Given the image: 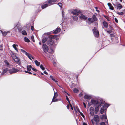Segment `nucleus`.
<instances>
[{
	"label": "nucleus",
	"mask_w": 125,
	"mask_h": 125,
	"mask_svg": "<svg viewBox=\"0 0 125 125\" xmlns=\"http://www.w3.org/2000/svg\"><path fill=\"white\" fill-rule=\"evenodd\" d=\"M84 97L85 99H90L91 98V96L88 95L87 94H85L84 96Z\"/></svg>",
	"instance_id": "aec40b11"
},
{
	"label": "nucleus",
	"mask_w": 125,
	"mask_h": 125,
	"mask_svg": "<svg viewBox=\"0 0 125 125\" xmlns=\"http://www.w3.org/2000/svg\"><path fill=\"white\" fill-rule=\"evenodd\" d=\"M100 125H106L105 122H102L100 124Z\"/></svg>",
	"instance_id": "a19ab883"
},
{
	"label": "nucleus",
	"mask_w": 125,
	"mask_h": 125,
	"mask_svg": "<svg viewBox=\"0 0 125 125\" xmlns=\"http://www.w3.org/2000/svg\"><path fill=\"white\" fill-rule=\"evenodd\" d=\"M81 115L83 118H84L85 117L84 115L83 114H82Z\"/></svg>",
	"instance_id": "5fc2aeb1"
},
{
	"label": "nucleus",
	"mask_w": 125,
	"mask_h": 125,
	"mask_svg": "<svg viewBox=\"0 0 125 125\" xmlns=\"http://www.w3.org/2000/svg\"><path fill=\"white\" fill-rule=\"evenodd\" d=\"M92 18L93 19V20H94V21H97V18L95 15H93L92 16Z\"/></svg>",
	"instance_id": "bb28decb"
},
{
	"label": "nucleus",
	"mask_w": 125,
	"mask_h": 125,
	"mask_svg": "<svg viewBox=\"0 0 125 125\" xmlns=\"http://www.w3.org/2000/svg\"><path fill=\"white\" fill-rule=\"evenodd\" d=\"M68 101V102L69 104V105H71V103H70V101L69 100Z\"/></svg>",
	"instance_id": "e2e57ef3"
},
{
	"label": "nucleus",
	"mask_w": 125,
	"mask_h": 125,
	"mask_svg": "<svg viewBox=\"0 0 125 125\" xmlns=\"http://www.w3.org/2000/svg\"><path fill=\"white\" fill-rule=\"evenodd\" d=\"M70 107H71V109L72 110H73V108L72 107V105H70Z\"/></svg>",
	"instance_id": "0e129e2a"
},
{
	"label": "nucleus",
	"mask_w": 125,
	"mask_h": 125,
	"mask_svg": "<svg viewBox=\"0 0 125 125\" xmlns=\"http://www.w3.org/2000/svg\"><path fill=\"white\" fill-rule=\"evenodd\" d=\"M25 41L27 42H29L30 41L26 37H25L24 38Z\"/></svg>",
	"instance_id": "c85d7f7f"
},
{
	"label": "nucleus",
	"mask_w": 125,
	"mask_h": 125,
	"mask_svg": "<svg viewBox=\"0 0 125 125\" xmlns=\"http://www.w3.org/2000/svg\"><path fill=\"white\" fill-rule=\"evenodd\" d=\"M24 72H25L26 73H28L29 72H28V71H25Z\"/></svg>",
	"instance_id": "338daca9"
},
{
	"label": "nucleus",
	"mask_w": 125,
	"mask_h": 125,
	"mask_svg": "<svg viewBox=\"0 0 125 125\" xmlns=\"http://www.w3.org/2000/svg\"><path fill=\"white\" fill-rule=\"evenodd\" d=\"M74 109L75 110V111L77 112V111H78V109H79L78 107H76V109L77 110L76 111V108L75 107H74Z\"/></svg>",
	"instance_id": "49530a36"
},
{
	"label": "nucleus",
	"mask_w": 125,
	"mask_h": 125,
	"mask_svg": "<svg viewBox=\"0 0 125 125\" xmlns=\"http://www.w3.org/2000/svg\"><path fill=\"white\" fill-rule=\"evenodd\" d=\"M62 16H63V13H64V12L63 11H62Z\"/></svg>",
	"instance_id": "774afa93"
},
{
	"label": "nucleus",
	"mask_w": 125,
	"mask_h": 125,
	"mask_svg": "<svg viewBox=\"0 0 125 125\" xmlns=\"http://www.w3.org/2000/svg\"><path fill=\"white\" fill-rule=\"evenodd\" d=\"M50 77L51 79L52 80L55 81V82H57V81L55 80V78L53 76L51 75L50 76Z\"/></svg>",
	"instance_id": "5701e85b"
},
{
	"label": "nucleus",
	"mask_w": 125,
	"mask_h": 125,
	"mask_svg": "<svg viewBox=\"0 0 125 125\" xmlns=\"http://www.w3.org/2000/svg\"><path fill=\"white\" fill-rule=\"evenodd\" d=\"M87 22L90 25L91 23H93L94 21L92 18H90L87 19Z\"/></svg>",
	"instance_id": "1a4fd4ad"
},
{
	"label": "nucleus",
	"mask_w": 125,
	"mask_h": 125,
	"mask_svg": "<svg viewBox=\"0 0 125 125\" xmlns=\"http://www.w3.org/2000/svg\"><path fill=\"white\" fill-rule=\"evenodd\" d=\"M103 24L105 28H107L108 27V24L105 21L103 22Z\"/></svg>",
	"instance_id": "6ab92c4d"
},
{
	"label": "nucleus",
	"mask_w": 125,
	"mask_h": 125,
	"mask_svg": "<svg viewBox=\"0 0 125 125\" xmlns=\"http://www.w3.org/2000/svg\"><path fill=\"white\" fill-rule=\"evenodd\" d=\"M42 47L45 53H47L48 52V48L47 46L45 44H43L42 45Z\"/></svg>",
	"instance_id": "7ed1b4c3"
},
{
	"label": "nucleus",
	"mask_w": 125,
	"mask_h": 125,
	"mask_svg": "<svg viewBox=\"0 0 125 125\" xmlns=\"http://www.w3.org/2000/svg\"><path fill=\"white\" fill-rule=\"evenodd\" d=\"M90 111H93L94 110V108L92 107H90Z\"/></svg>",
	"instance_id": "c9c22d12"
},
{
	"label": "nucleus",
	"mask_w": 125,
	"mask_h": 125,
	"mask_svg": "<svg viewBox=\"0 0 125 125\" xmlns=\"http://www.w3.org/2000/svg\"><path fill=\"white\" fill-rule=\"evenodd\" d=\"M100 119H106L107 120V117L106 115H102L100 117Z\"/></svg>",
	"instance_id": "4be33fe9"
},
{
	"label": "nucleus",
	"mask_w": 125,
	"mask_h": 125,
	"mask_svg": "<svg viewBox=\"0 0 125 125\" xmlns=\"http://www.w3.org/2000/svg\"><path fill=\"white\" fill-rule=\"evenodd\" d=\"M116 13L117 14H118L119 15H122L123 14V13L122 12H117Z\"/></svg>",
	"instance_id": "58836bf2"
},
{
	"label": "nucleus",
	"mask_w": 125,
	"mask_h": 125,
	"mask_svg": "<svg viewBox=\"0 0 125 125\" xmlns=\"http://www.w3.org/2000/svg\"><path fill=\"white\" fill-rule=\"evenodd\" d=\"M58 94H54V95L52 99V102H54L57 101V99H55V98L57 96Z\"/></svg>",
	"instance_id": "a211bd4d"
},
{
	"label": "nucleus",
	"mask_w": 125,
	"mask_h": 125,
	"mask_svg": "<svg viewBox=\"0 0 125 125\" xmlns=\"http://www.w3.org/2000/svg\"><path fill=\"white\" fill-rule=\"evenodd\" d=\"M103 103L102 102L100 103V104L99 105H98L97 106H96L95 108V113L97 114V112H98L99 109V107H101V104Z\"/></svg>",
	"instance_id": "423d86ee"
},
{
	"label": "nucleus",
	"mask_w": 125,
	"mask_h": 125,
	"mask_svg": "<svg viewBox=\"0 0 125 125\" xmlns=\"http://www.w3.org/2000/svg\"><path fill=\"white\" fill-rule=\"evenodd\" d=\"M74 92L75 93H77L79 91L76 88H74L73 90Z\"/></svg>",
	"instance_id": "473e14b6"
},
{
	"label": "nucleus",
	"mask_w": 125,
	"mask_h": 125,
	"mask_svg": "<svg viewBox=\"0 0 125 125\" xmlns=\"http://www.w3.org/2000/svg\"><path fill=\"white\" fill-rule=\"evenodd\" d=\"M83 103L85 108H86V105L85 103L84 102H83Z\"/></svg>",
	"instance_id": "09e8293b"
},
{
	"label": "nucleus",
	"mask_w": 125,
	"mask_h": 125,
	"mask_svg": "<svg viewBox=\"0 0 125 125\" xmlns=\"http://www.w3.org/2000/svg\"><path fill=\"white\" fill-rule=\"evenodd\" d=\"M112 31L111 30H110L109 31H107V32L109 33H111Z\"/></svg>",
	"instance_id": "de8ad7c7"
},
{
	"label": "nucleus",
	"mask_w": 125,
	"mask_h": 125,
	"mask_svg": "<svg viewBox=\"0 0 125 125\" xmlns=\"http://www.w3.org/2000/svg\"><path fill=\"white\" fill-rule=\"evenodd\" d=\"M29 67L30 68H32H32H32V67L31 65H30L29 66Z\"/></svg>",
	"instance_id": "052dcab7"
},
{
	"label": "nucleus",
	"mask_w": 125,
	"mask_h": 125,
	"mask_svg": "<svg viewBox=\"0 0 125 125\" xmlns=\"http://www.w3.org/2000/svg\"><path fill=\"white\" fill-rule=\"evenodd\" d=\"M32 70L34 71H36L37 70L36 69L34 68H32Z\"/></svg>",
	"instance_id": "603ef678"
},
{
	"label": "nucleus",
	"mask_w": 125,
	"mask_h": 125,
	"mask_svg": "<svg viewBox=\"0 0 125 125\" xmlns=\"http://www.w3.org/2000/svg\"><path fill=\"white\" fill-rule=\"evenodd\" d=\"M83 125H87L86 123L85 122H84L83 124Z\"/></svg>",
	"instance_id": "bf43d9fd"
},
{
	"label": "nucleus",
	"mask_w": 125,
	"mask_h": 125,
	"mask_svg": "<svg viewBox=\"0 0 125 125\" xmlns=\"http://www.w3.org/2000/svg\"><path fill=\"white\" fill-rule=\"evenodd\" d=\"M71 13L73 14L76 15H78V14L80 13V11L77 10H73L71 12Z\"/></svg>",
	"instance_id": "39448f33"
},
{
	"label": "nucleus",
	"mask_w": 125,
	"mask_h": 125,
	"mask_svg": "<svg viewBox=\"0 0 125 125\" xmlns=\"http://www.w3.org/2000/svg\"><path fill=\"white\" fill-rule=\"evenodd\" d=\"M22 34L23 35H27V33L25 30H23L22 31Z\"/></svg>",
	"instance_id": "c756f323"
},
{
	"label": "nucleus",
	"mask_w": 125,
	"mask_h": 125,
	"mask_svg": "<svg viewBox=\"0 0 125 125\" xmlns=\"http://www.w3.org/2000/svg\"><path fill=\"white\" fill-rule=\"evenodd\" d=\"M93 33L95 37H98L99 36V31L97 30L96 27H94V29H93Z\"/></svg>",
	"instance_id": "f257e3e1"
},
{
	"label": "nucleus",
	"mask_w": 125,
	"mask_h": 125,
	"mask_svg": "<svg viewBox=\"0 0 125 125\" xmlns=\"http://www.w3.org/2000/svg\"><path fill=\"white\" fill-rule=\"evenodd\" d=\"M94 120L97 123H98L99 121V118L98 115H94Z\"/></svg>",
	"instance_id": "6e6552de"
},
{
	"label": "nucleus",
	"mask_w": 125,
	"mask_h": 125,
	"mask_svg": "<svg viewBox=\"0 0 125 125\" xmlns=\"http://www.w3.org/2000/svg\"><path fill=\"white\" fill-rule=\"evenodd\" d=\"M48 6V4H45L43 5H42L41 6V8L42 9H43L46 7H47Z\"/></svg>",
	"instance_id": "7c9ffc66"
},
{
	"label": "nucleus",
	"mask_w": 125,
	"mask_h": 125,
	"mask_svg": "<svg viewBox=\"0 0 125 125\" xmlns=\"http://www.w3.org/2000/svg\"><path fill=\"white\" fill-rule=\"evenodd\" d=\"M72 18L73 20L75 21H76L78 19V17L77 16H72Z\"/></svg>",
	"instance_id": "393cba45"
},
{
	"label": "nucleus",
	"mask_w": 125,
	"mask_h": 125,
	"mask_svg": "<svg viewBox=\"0 0 125 125\" xmlns=\"http://www.w3.org/2000/svg\"><path fill=\"white\" fill-rule=\"evenodd\" d=\"M44 74H46L47 75L48 74L45 71H44Z\"/></svg>",
	"instance_id": "6e6d98bb"
},
{
	"label": "nucleus",
	"mask_w": 125,
	"mask_h": 125,
	"mask_svg": "<svg viewBox=\"0 0 125 125\" xmlns=\"http://www.w3.org/2000/svg\"><path fill=\"white\" fill-rule=\"evenodd\" d=\"M108 6L109 7V9L112 10H114V8L113 6L110 3H108L107 4Z\"/></svg>",
	"instance_id": "f3484780"
},
{
	"label": "nucleus",
	"mask_w": 125,
	"mask_h": 125,
	"mask_svg": "<svg viewBox=\"0 0 125 125\" xmlns=\"http://www.w3.org/2000/svg\"><path fill=\"white\" fill-rule=\"evenodd\" d=\"M91 102L92 104H98V105H99L100 104V103H99V102L98 101L94 100H91Z\"/></svg>",
	"instance_id": "9b49d317"
},
{
	"label": "nucleus",
	"mask_w": 125,
	"mask_h": 125,
	"mask_svg": "<svg viewBox=\"0 0 125 125\" xmlns=\"http://www.w3.org/2000/svg\"><path fill=\"white\" fill-rule=\"evenodd\" d=\"M98 123H97L96 122L93 125H99Z\"/></svg>",
	"instance_id": "13d9d810"
},
{
	"label": "nucleus",
	"mask_w": 125,
	"mask_h": 125,
	"mask_svg": "<svg viewBox=\"0 0 125 125\" xmlns=\"http://www.w3.org/2000/svg\"><path fill=\"white\" fill-rule=\"evenodd\" d=\"M27 70L29 71H30L31 70V69L29 67V65H27Z\"/></svg>",
	"instance_id": "e433bc0d"
},
{
	"label": "nucleus",
	"mask_w": 125,
	"mask_h": 125,
	"mask_svg": "<svg viewBox=\"0 0 125 125\" xmlns=\"http://www.w3.org/2000/svg\"><path fill=\"white\" fill-rule=\"evenodd\" d=\"M4 62L7 65H9V63H8V61L7 60H5L4 61Z\"/></svg>",
	"instance_id": "ea45409f"
},
{
	"label": "nucleus",
	"mask_w": 125,
	"mask_h": 125,
	"mask_svg": "<svg viewBox=\"0 0 125 125\" xmlns=\"http://www.w3.org/2000/svg\"><path fill=\"white\" fill-rule=\"evenodd\" d=\"M26 55L31 60H32V58L33 59V57L29 53H26Z\"/></svg>",
	"instance_id": "dca6fc26"
},
{
	"label": "nucleus",
	"mask_w": 125,
	"mask_h": 125,
	"mask_svg": "<svg viewBox=\"0 0 125 125\" xmlns=\"http://www.w3.org/2000/svg\"><path fill=\"white\" fill-rule=\"evenodd\" d=\"M31 39L32 41L34 42V37L33 35L31 37Z\"/></svg>",
	"instance_id": "37998d69"
},
{
	"label": "nucleus",
	"mask_w": 125,
	"mask_h": 125,
	"mask_svg": "<svg viewBox=\"0 0 125 125\" xmlns=\"http://www.w3.org/2000/svg\"><path fill=\"white\" fill-rule=\"evenodd\" d=\"M53 41L52 39H50L47 42V44L50 46H51L53 43Z\"/></svg>",
	"instance_id": "0eeeda50"
},
{
	"label": "nucleus",
	"mask_w": 125,
	"mask_h": 125,
	"mask_svg": "<svg viewBox=\"0 0 125 125\" xmlns=\"http://www.w3.org/2000/svg\"><path fill=\"white\" fill-rule=\"evenodd\" d=\"M7 33L6 32H2V34L3 36H5L7 34Z\"/></svg>",
	"instance_id": "f704fd0d"
},
{
	"label": "nucleus",
	"mask_w": 125,
	"mask_h": 125,
	"mask_svg": "<svg viewBox=\"0 0 125 125\" xmlns=\"http://www.w3.org/2000/svg\"><path fill=\"white\" fill-rule=\"evenodd\" d=\"M90 113L91 115L93 116H94V111H90Z\"/></svg>",
	"instance_id": "4c0bfd02"
},
{
	"label": "nucleus",
	"mask_w": 125,
	"mask_h": 125,
	"mask_svg": "<svg viewBox=\"0 0 125 125\" xmlns=\"http://www.w3.org/2000/svg\"><path fill=\"white\" fill-rule=\"evenodd\" d=\"M115 21L116 22H117V23L118 22V21L117 19L116 18H115Z\"/></svg>",
	"instance_id": "c03bdc74"
},
{
	"label": "nucleus",
	"mask_w": 125,
	"mask_h": 125,
	"mask_svg": "<svg viewBox=\"0 0 125 125\" xmlns=\"http://www.w3.org/2000/svg\"><path fill=\"white\" fill-rule=\"evenodd\" d=\"M16 46L17 47H18V45H16L15 44H14L13 45V47L14 48L15 50H16L17 52H18V50L17 48L16 47Z\"/></svg>",
	"instance_id": "a878e982"
},
{
	"label": "nucleus",
	"mask_w": 125,
	"mask_h": 125,
	"mask_svg": "<svg viewBox=\"0 0 125 125\" xmlns=\"http://www.w3.org/2000/svg\"><path fill=\"white\" fill-rule=\"evenodd\" d=\"M19 70L16 69L15 68H13L9 69L8 71L9 72V73L10 74L15 73L19 71Z\"/></svg>",
	"instance_id": "f03ea898"
},
{
	"label": "nucleus",
	"mask_w": 125,
	"mask_h": 125,
	"mask_svg": "<svg viewBox=\"0 0 125 125\" xmlns=\"http://www.w3.org/2000/svg\"><path fill=\"white\" fill-rule=\"evenodd\" d=\"M34 62L36 65L37 66H39L40 65V62L37 60H35L34 61Z\"/></svg>",
	"instance_id": "b1692460"
},
{
	"label": "nucleus",
	"mask_w": 125,
	"mask_h": 125,
	"mask_svg": "<svg viewBox=\"0 0 125 125\" xmlns=\"http://www.w3.org/2000/svg\"><path fill=\"white\" fill-rule=\"evenodd\" d=\"M61 30L60 28H57L53 32V33L54 34H56L59 32Z\"/></svg>",
	"instance_id": "f8f14e48"
},
{
	"label": "nucleus",
	"mask_w": 125,
	"mask_h": 125,
	"mask_svg": "<svg viewBox=\"0 0 125 125\" xmlns=\"http://www.w3.org/2000/svg\"><path fill=\"white\" fill-rule=\"evenodd\" d=\"M80 18L81 19L86 20L87 19V17L85 16L84 15L82 14H81V16L80 17Z\"/></svg>",
	"instance_id": "4468645a"
},
{
	"label": "nucleus",
	"mask_w": 125,
	"mask_h": 125,
	"mask_svg": "<svg viewBox=\"0 0 125 125\" xmlns=\"http://www.w3.org/2000/svg\"><path fill=\"white\" fill-rule=\"evenodd\" d=\"M66 100L67 101H68L69 100V98H68V96H66Z\"/></svg>",
	"instance_id": "864d4df0"
},
{
	"label": "nucleus",
	"mask_w": 125,
	"mask_h": 125,
	"mask_svg": "<svg viewBox=\"0 0 125 125\" xmlns=\"http://www.w3.org/2000/svg\"><path fill=\"white\" fill-rule=\"evenodd\" d=\"M31 29L32 30V31H33L34 30V27L33 26H31Z\"/></svg>",
	"instance_id": "3c124183"
},
{
	"label": "nucleus",
	"mask_w": 125,
	"mask_h": 125,
	"mask_svg": "<svg viewBox=\"0 0 125 125\" xmlns=\"http://www.w3.org/2000/svg\"><path fill=\"white\" fill-rule=\"evenodd\" d=\"M47 39L46 38H43L42 39V42L43 43H44L46 42L47 41Z\"/></svg>",
	"instance_id": "2f4dec72"
},
{
	"label": "nucleus",
	"mask_w": 125,
	"mask_h": 125,
	"mask_svg": "<svg viewBox=\"0 0 125 125\" xmlns=\"http://www.w3.org/2000/svg\"><path fill=\"white\" fill-rule=\"evenodd\" d=\"M21 52L23 53H25V54L26 55V53H27L26 52L25 50L23 49H21Z\"/></svg>",
	"instance_id": "79ce46f5"
},
{
	"label": "nucleus",
	"mask_w": 125,
	"mask_h": 125,
	"mask_svg": "<svg viewBox=\"0 0 125 125\" xmlns=\"http://www.w3.org/2000/svg\"><path fill=\"white\" fill-rule=\"evenodd\" d=\"M57 0H50L48 1V2L49 3L48 5L50 6L52 4V2H56Z\"/></svg>",
	"instance_id": "2eb2a0df"
},
{
	"label": "nucleus",
	"mask_w": 125,
	"mask_h": 125,
	"mask_svg": "<svg viewBox=\"0 0 125 125\" xmlns=\"http://www.w3.org/2000/svg\"><path fill=\"white\" fill-rule=\"evenodd\" d=\"M107 105L108 104H105L103 106V107L101 108L100 112L101 114H102L104 111V109L106 108L107 107H108V106H107Z\"/></svg>",
	"instance_id": "20e7f679"
},
{
	"label": "nucleus",
	"mask_w": 125,
	"mask_h": 125,
	"mask_svg": "<svg viewBox=\"0 0 125 125\" xmlns=\"http://www.w3.org/2000/svg\"><path fill=\"white\" fill-rule=\"evenodd\" d=\"M58 5L59 6L61 7L62 6V3H58Z\"/></svg>",
	"instance_id": "a18cd8bd"
},
{
	"label": "nucleus",
	"mask_w": 125,
	"mask_h": 125,
	"mask_svg": "<svg viewBox=\"0 0 125 125\" xmlns=\"http://www.w3.org/2000/svg\"><path fill=\"white\" fill-rule=\"evenodd\" d=\"M9 53L12 57L15 55L14 54L13 52H12L11 51H10Z\"/></svg>",
	"instance_id": "cd10ccee"
},
{
	"label": "nucleus",
	"mask_w": 125,
	"mask_h": 125,
	"mask_svg": "<svg viewBox=\"0 0 125 125\" xmlns=\"http://www.w3.org/2000/svg\"><path fill=\"white\" fill-rule=\"evenodd\" d=\"M91 121L93 125L94 124V123H95V122H94L93 120H91Z\"/></svg>",
	"instance_id": "680f3d73"
},
{
	"label": "nucleus",
	"mask_w": 125,
	"mask_h": 125,
	"mask_svg": "<svg viewBox=\"0 0 125 125\" xmlns=\"http://www.w3.org/2000/svg\"><path fill=\"white\" fill-rule=\"evenodd\" d=\"M122 8V5L120 4H118L117 6V9L120 10Z\"/></svg>",
	"instance_id": "412c9836"
},
{
	"label": "nucleus",
	"mask_w": 125,
	"mask_h": 125,
	"mask_svg": "<svg viewBox=\"0 0 125 125\" xmlns=\"http://www.w3.org/2000/svg\"><path fill=\"white\" fill-rule=\"evenodd\" d=\"M12 58L14 61L15 62H19L20 61V59L18 57L16 56L15 55L14 56H13Z\"/></svg>",
	"instance_id": "9d476101"
},
{
	"label": "nucleus",
	"mask_w": 125,
	"mask_h": 125,
	"mask_svg": "<svg viewBox=\"0 0 125 125\" xmlns=\"http://www.w3.org/2000/svg\"><path fill=\"white\" fill-rule=\"evenodd\" d=\"M104 17H105V18L106 19H108V17L107 16H104Z\"/></svg>",
	"instance_id": "69168bd1"
},
{
	"label": "nucleus",
	"mask_w": 125,
	"mask_h": 125,
	"mask_svg": "<svg viewBox=\"0 0 125 125\" xmlns=\"http://www.w3.org/2000/svg\"><path fill=\"white\" fill-rule=\"evenodd\" d=\"M40 68L43 70H44V68L42 65H41L40 66Z\"/></svg>",
	"instance_id": "72a5a7b5"
},
{
	"label": "nucleus",
	"mask_w": 125,
	"mask_h": 125,
	"mask_svg": "<svg viewBox=\"0 0 125 125\" xmlns=\"http://www.w3.org/2000/svg\"><path fill=\"white\" fill-rule=\"evenodd\" d=\"M78 111L79 112L80 114V115H81L82 114H83L80 111L79 109H78Z\"/></svg>",
	"instance_id": "8fccbe9b"
},
{
	"label": "nucleus",
	"mask_w": 125,
	"mask_h": 125,
	"mask_svg": "<svg viewBox=\"0 0 125 125\" xmlns=\"http://www.w3.org/2000/svg\"><path fill=\"white\" fill-rule=\"evenodd\" d=\"M9 70L8 68H6L3 70V71L2 73L1 74V75H2L3 74L6 73L7 72L8 73H9Z\"/></svg>",
	"instance_id": "ddd939ff"
},
{
	"label": "nucleus",
	"mask_w": 125,
	"mask_h": 125,
	"mask_svg": "<svg viewBox=\"0 0 125 125\" xmlns=\"http://www.w3.org/2000/svg\"><path fill=\"white\" fill-rule=\"evenodd\" d=\"M67 107L68 109H69V105H68L67 106Z\"/></svg>",
	"instance_id": "4d7b16f0"
}]
</instances>
